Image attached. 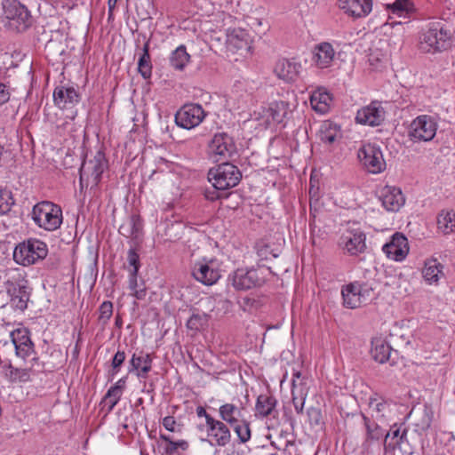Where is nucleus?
<instances>
[{
    "instance_id": "10",
    "label": "nucleus",
    "mask_w": 455,
    "mask_h": 455,
    "mask_svg": "<svg viewBox=\"0 0 455 455\" xmlns=\"http://www.w3.org/2000/svg\"><path fill=\"white\" fill-rule=\"evenodd\" d=\"M437 124L427 115L416 117L410 125L409 137L413 141H430L435 136Z\"/></svg>"
},
{
    "instance_id": "33",
    "label": "nucleus",
    "mask_w": 455,
    "mask_h": 455,
    "mask_svg": "<svg viewBox=\"0 0 455 455\" xmlns=\"http://www.w3.org/2000/svg\"><path fill=\"white\" fill-rule=\"evenodd\" d=\"M389 411V404L384 399L371 398L369 402V417L377 421L384 420Z\"/></svg>"
},
{
    "instance_id": "27",
    "label": "nucleus",
    "mask_w": 455,
    "mask_h": 455,
    "mask_svg": "<svg viewBox=\"0 0 455 455\" xmlns=\"http://www.w3.org/2000/svg\"><path fill=\"white\" fill-rule=\"evenodd\" d=\"M130 363L132 366L130 371L134 370L139 378L146 379L152 368V357L149 354L140 351L132 355Z\"/></svg>"
},
{
    "instance_id": "55",
    "label": "nucleus",
    "mask_w": 455,
    "mask_h": 455,
    "mask_svg": "<svg viewBox=\"0 0 455 455\" xmlns=\"http://www.w3.org/2000/svg\"><path fill=\"white\" fill-rule=\"evenodd\" d=\"M297 380V384L303 383V387H307V380L305 377H302L300 371H294L292 374L291 383Z\"/></svg>"
},
{
    "instance_id": "20",
    "label": "nucleus",
    "mask_w": 455,
    "mask_h": 455,
    "mask_svg": "<svg viewBox=\"0 0 455 455\" xmlns=\"http://www.w3.org/2000/svg\"><path fill=\"white\" fill-rule=\"evenodd\" d=\"M379 199L388 212H397L405 202L401 189L388 186L381 190Z\"/></svg>"
},
{
    "instance_id": "43",
    "label": "nucleus",
    "mask_w": 455,
    "mask_h": 455,
    "mask_svg": "<svg viewBox=\"0 0 455 455\" xmlns=\"http://www.w3.org/2000/svg\"><path fill=\"white\" fill-rule=\"evenodd\" d=\"M14 200L12 192L8 189H0V214H5L10 212Z\"/></svg>"
},
{
    "instance_id": "6",
    "label": "nucleus",
    "mask_w": 455,
    "mask_h": 455,
    "mask_svg": "<svg viewBox=\"0 0 455 455\" xmlns=\"http://www.w3.org/2000/svg\"><path fill=\"white\" fill-rule=\"evenodd\" d=\"M48 249L45 243L30 239L17 245L13 251L14 260L23 266L35 264L47 256Z\"/></svg>"
},
{
    "instance_id": "50",
    "label": "nucleus",
    "mask_w": 455,
    "mask_h": 455,
    "mask_svg": "<svg viewBox=\"0 0 455 455\" xmlns=\"http://www.w3.org/2000/svg\"><path fill=\"white\" fill-rule=\"evenodd\" d=\"M12 343L14 344V347L17 345H20V342H28L31 341L30 337L28 335V331L26 329L23 330H16L12 332L11 334Z\"/></svg>"
},
{
    "instance_id": "44",
    "label": "nucleus",
    "mask_w": 455,
    "mask_h": 455,
    "mask_svg": "<svg viewBox=\"0 0 455 455\" xmlns=\"http://www.w3.org/2000/svg\"><path fill=\"white\" fill-rule=\"evenodd\" d=\"M113 315V304L111 301H104L99 308V322L103 326L107 324Z\"/></svg>"
},
{
    "instance_id": "14",
    "label": "nucleus",
    "mask_w": 455,
    "mask_h": 455,
    "mask_svg": "<svg viewBox=\"0 0 455 455\" xmlns=\"http://www.w3.org/2000/svg\"><path fill=\"white\" fill-rule=\"evenodd\" d=\"M192 275L204 285H212L220 278V272L215 260L204 259L194 263Z\"/></svg>"
},
{
    "instance_id": "30",
    "label": "nucleus",
    "mask_w": 455,
    "mask_h": 455,
    "mask_svg": "<svg viewBox=\"0 0 455 455\" xmlns=\"http://www.w3.org/2000/svg\"><path fill=\"white\" fill-rule=\"evenodd\" d=\"M319 138L325 144H332L341 138L340 127L331 121H324L319 130Z\"/></svg>"
},
{
    "instance_id": "32",
    "label": "nucleus",
    "mask_w": 455,
    "mask_h": 455,
    "mask_svg": "<svg viewBox=\"0 0 455 455\" xmlns=\"http://www.w3.org/2000/svg\"><path fill=\"white\" fill-rule=\"evenodd\" d=\"M143 230V220L140 215L131 216L126 225H122L119 228V232L127 237H132L133 239H139L142 235Z\"/></svg>"
},
{
    "instance_id": "7",
    "label": "nucleus",
    "mask_w": 455,
    "mask_h": 455,
    "mask_svg": "<svg viewBox=\"0 0 455 455\" xmlns=\"http://www.w3.org/2000/svg\"><path fill=\"white\" fill-rule=\"evenodd\" d=\"M357 159L368 172L378 174L386 169L382 151L374 143H363L357 150Z\"/></svg>"
},
{
    "instance_id": "51",
    "label": "nucleus",
    "mask_w": 455,
    "mask_h": 455,
    "mask_svg": "<svg viewBox=\"0 0 455 455\" xmlns=\"http://www.w3.org/2000/svg\"><path fill=\"white\" fill-rule=\"evenodd\" d=\"M164 427L170 432H180V425L177 424L176 419L172 416H166L162 420Z\"/></svg>"
},
{
    "instance_id": "57",
    "label": "nucleus",
    "mask_w": 455,
    "mask_h": 455,
    "mask_svg": "<svg viewBox=\"0 0 455 455\" xmlns=\"http://www.w3.org/2000/svg\"><path fill=\"white\" fill-rule=\"evenodd\" d=\"M146 293L145 288L136 289L132 291V295L138 299H143L146 297Z\"/></svg>"
},
{
    "instance_id": "31",
    "label": "nucleus",
    "mask_w": 455,
    "mask_h": 455,
    "mask_svg": "<svg viewBox=\"0 0 455 455\" xmlns=\"http://www.w3.org/2000/svg\"><path fill=\"white\" fill-rule=\"evenodd\" d=\"M387 10L398 17L410 18L417 9L411 0H395L387 4Z\"/></svg>"
},
{
    "instance_id": "46",
    "label": "nucleus",
    "mask_w": 455,
    "mask_h": 455,
    "mask_svg": "<svg viewBox=\"0 0 455 455\" xmlns=\"http://www.w3.org/2000/svg\"><path fill=\"white\" fill-rule=\"evenodd\" d=\"M127 261L130 273L138 274L140 264V256L135 249H130L127 253Z\"/></svg>"
},
{
    "instance_id": "3",
    "label": "nucleus",
    "mask_w": 455,
    "mask_h": 455,
    "mask_svg": "<svg viewBox=\"0 0 455 455\" xmlns=\"http://www.w3.org/2000/svg\"><path fill=\"white\" fill-rule=\"evenodd\" d=\"M31 215L36 226L49 232L59 229L63 222L61 207L50 201L35 204Z\"/></svg>"
},
{
    "instance_id": "15",
    "label": "nucleus",
    "mask_w": 455,
    "mask_h": 455,
    "mask_svg": "<svg viewBox=\"0 0 455 455\" xmlns=\"http://www.w3.org/2000/svg\"><path fill=\"white\" fill-rule=\"evenodd\" d=\"M386 112L381 103L372 101L370 105L360 108L357 111L355 120L357 123L370 125H380L385 120Z\"/></svg>"
},
{
    "instance_id": "40",
    "label": "nucleus",
    "mask_w": 455,
    "mask_h": 455,
    "mask_svg": "<svg viewBox=\"0 0 455 455\" xmlns=\"http://www.w3.org/2000/svg\"><path fill=\"white\" fill-rule=\"evenodd\" d=\"M230 427L234 429L240 443H245L251 439V433L250 422L245 418L240 419V422L231 425Z\"/></svg>"
},
{
    "instance_id": "8",
    "label": "nucleus",
    "mask_w": 455,
    "mask_h": 455,
    "mask_svg": "<svg viewBox=\"0 0 455 455\" xmlns=\"http://www.w3.org/2000/svg\"><path fill=\"white\" fill-rule=\"evenodd\" d=\"M344 306L348 308H356L371 301L374 297V290L367 283L355 282L342 289Z\"/></svg>"
},
{
    "instance_id": "61",
    "label": "nucleus",
    "mask_w": 455,
    "mask_h": 455,
    "mask_svg": "<svg viewBox=\"0 0 455 455\" xmlns=\"http://www.w3.org/2000/svg\"><path fill=\"white\" fill-rule=\"evenodd\" d=\"M5 153L6 151L4 149V147L2 144H0V167H2L3 165V160Z\"/></svg>"
},
{
    "instance_id": "42",
    "label": "nucleus",
    "mask_w": 455,
    "mask_h": 455,
    "mask_svg": "<svg viewBox=\"0 0 455 455\" xmlns=\"http://www.w3.org/2000/svg\"><path fill=\"white\" fill-rule=\"evenodd\" d=\"M159 437L162 441L167 443L164 448L166 454L172 455L178 449L185 451L188 447V443L185 440L172 441L170 435L162 433Z\"/></svg>"
},
{
    "instance_id": "63",
    "label": "nucleus",
    "mask_w": 455,
    "mask_h": 455,
    "mask_svg": "<svg viewBox=\"0 0 455 455\" xmlns=\"http://www.w3.org/2000/svg\"><path fill=\"white\" fill-rule=\"evenodd\" d=\"M392 28H396L398 29L403 28V25L401 22H394L390 25Z\"/></svg>"
},
{
    "instance_id": "59",
    "label": "nucleus",
    "mask_w": 455,
    "mask_h": 455,
    "mask_svg": "<svg viewBox=\"0 0 455 455\" xmlns=\"http://www.w3.org/2000/svg\"><path fill=\"white\" fill-rule=\"evenodd\" d=\"M400 435V429L399 428H395V429H391L387 435H386V439L392 436V438H396Z\"/></svg>"
},
{
    "instance_id": "45",
    "label": "nucleus",
    "mask_w": 455,
    "mask_h": 455,
    "mask_svg": "<svg viewBox=\"0 0 455 455\" xmlns=\"http://www.w3.org/2000/svg\"><path fill=\"white\" fill-rule=\"evenodd\" d=\"M123 392L119 391L116 387H110L107 394L103 398V402H105L108 405V411H112L114 407L119 402Z\"/></svg>"
},
{
    "instance_id": "11",
    "label": "nucleus",
    "mask_w": 455,
    "mask_h": 455,
    "mask_svg": "<svg viewBox=\"0 0 455 455\" xmlns=\"http://www.w3.org/2000/svg\"><path fill=\"white\" fill-rule=\"evenodd\" d=\"M206 113L199 104H185L175 115V123L184 129L198 126L205 118Z\"/></svg>"
},
{
    "instance_id": "39",
    "label": "nucleus",
    "mask_w": 455,
    "mask_h": 455,
    "mask_svg": "<svg viewBox=\"0 0 455 455\" xmlns=\"http://www.w3.org/2000/svg\"><path fill=\"white\" fill-rule=\"evenodd\" d=\"M29 299V293L27 291L25 286H20L18 290H14L13 295L11 299L12 306L23 311L28 307V301Z\"/></svg>"
},
{
    "instance_id": "12",
    "label": "nucleus",
    "mask_w": 455,
    "mask_h": 455,
    "mask_svg": "<svg viewBox=\"0 0 455 455\" xmlns=\"http://www.w3.org/2000/svg\"><path fill=\"white\" fill-rule=\"evenodd\" d=\"M366 235L359 228H348L339 239V245L351 256L363 253L366 249Z\"/></svg>"
},
{
    "instance_id": "25",
    "label": "nucleus",
    "mask_w": 455,
    "mask_h": 455,
    "mask_svg": "<svg viewBox=\"0 0 455 455\" xmlns=\"http://www.w3.org/2000/svg\"><path fill=\"white\" fill-rule=\"evenodd\" d=\"M362 419L365 427V439L363 447L369 450L372 443L379 441L383 436V431L376 419H373L364 413H362Z\"/></svg>"
},
{
    "instance_id": "62",
    "label": "nucleus",
    "mask_w": 455,
    "mask_h": 455,
    "mask_svg": "<svg viewBox=\"0 0 455 455\" xmlns=\"http://www.w3.org/2000/svg\"><path fill=\"white\" fill-rule=\"evenodd\" d=\"M116 2L117 0H108V9L110 12L115 8Z\"/></svg>"
},
{
    "instance_id": "41",
    "label": "nucleus",
    "mask_w": 455,
    "mask_h": 455,
    "mask_svg": "<svg viewBox=\"0 0 455 455\" xmlns=\"http://www.w3.org/2000/svg\"><path fill=\"white\" fill-rule=\"evenodd\" d=\"M249 35L244 30L237 29L234 30L228 36V42L231 45L237 49L248 48L249 47Z\"/></svg>"
},
{
    "instance_id": "1",
    "label": "nucleus",
    "mask_w": 455,
    "mask_h": 455,
    "mask_svg": "<svg viewBox=\"0 0 455 455\" xmlns=\"http://www.w3.org/2000/svg\"><path fill=\"white\" fill-rule=\"evenodd\" d=\"M4 27L21 33L32 25V16L26 5L19 0H3L1 3Z\"/></svg>"
},
{
    "instance_id": "54",
    "label": "nucleus",
    "mask_w": 455,
    "mask_h": 455,
    "mask_svg": "<svg viewBox=\"0 0 455 455\" xmlns=\"http://www.w3.org/2000/svg\"><path fill=\"white\" fill-rule=\"evenodd\" d=\"M196 415L199 418L204 417L205 419V427L215 419L210 415L203 406L196 407Z\"/></svg>"
},
{
    "instance_id": "53",
    "label": "nucleus",
    "mask_w": 455,
    "mask_h": 455,
    "mask_svg": "<svg viewBox=\"0 0 455 455\" xmlns=\"http://www.w3.org/2000/svg\"><path fill=\"white\" fill-rule=\"evenodd\" d=\"M11 92L6 84L0 83V106L10 100Z\"/></svg>"
},
{
    "instance_id": "64",
    "label": "nucleus",
    "mask_w": 455,
    "mask_h": 455,
    "mask_svg": "<svg viewBox=\"0 0 455 455\" xmlns=\"http://www.w3.org/2000/svg\"><path fill=\"white\" fill-rule=\"evenodd\" d=\"M75 354H78V345L76 344V347H75V351H74Z\"/></svg>"
},
{
    "instance_id": "23",
    "label": "nucleus",
    "mask_w": 455,
    "mask_h": 455,
    "mask_svg": "<svg viewBox=\"0 0 455 455\" xmlns=\"http://www.w3.org/2000/svg\"><path fill=\"white\" fill-rule=\"evenodd\" d=\"M276 404L277 401L274 396L266 394L259 395L255 404V416L257 418H267L268 416L276 418L278 415L275 409Z\"/></svg>"
},
{
    "instance_id": "4",
    "label": "nucleus",
    "mask_w": 455,
    "mask_h": 455,
    "mask_svg": "<svg viewBox=\"0 0 455 455\" xmlns=\"http://www.w3.org/2000/svg\"><path fill=\"white\" fill-rule=\"evenodd\" d=\"M272 275L270 267L258 266L251 268H237L230 279L235 290L247 291L262 286Z\"/></svg>"
},
{
    "instance_id": "60",
    "label": "nucleus",
    "mask_w": 455,
    "mask_h": 455,
    "mask_svg": "<svg viewBox=\"0 0 455 455\" xmlns=\"http://www.w3.org/2000/svg\"><path fill=\"white\" fill-rule=\"evenodd\" d=\"M205 197L208 200L214 201V200L218 199L220 197V196L215 191H213V192H206Z\"/></svg>"
},
{
    "instance_id": "37",
    "label": "nucleus",
    "mask_w": 455,
    "mask_h": 455,
    "mask_svg": "<svg viewBox=\"0 0 455 455\" xmlns=\"http://www.w3.org/2000/svg\"><path fill=\"white\" fill-rule=\"evenodd\" d=\"M190 59L189 54L187 52V49L184 45H180L176 48L170 56V65L177 69L183 70L186 65L188 63Z\"/></svg>"
},
{
    "instance_id": "28",
    "label": "nucleus",
    "mask_w": 455,
    "mask_h": 455,
    "mask_svg": "<svg viewBox=\"0 0 455 455\" xmlns=\"http://www.w3.org/2000/svg\"><path fill=\"white\" fill-rule=\"evenodd\" d=\"M392 348L382 337H374L371 339V357L379 363L387 362L390 358Z\"/></svg>"
},
{
    "instance_id": "16",
    "label": "nucleus",
    "mask_w": 455,
    "mask_h": 455,
    "mask_svg": "<svg viewBox=\"0 0 455 455\" xmlns=\"http://www.w3.org/2000/svg\"><path fill=\"white\" fill-rule=\"evenodd\" d=\"M339 8L354 20L363 19L372 11V0H337Z\"/></svg>"
},
{
    "instance_id": "49",
    "label": "nucleus",
    "mask_w": 455,
    "mask_h": 455,
    "mask_svg": "<svg viewBox=\"0 0 455 455\" xmlns=\"http://www.w3.org/2000/svg\"><path fill=\"white\" fill-rule=\"evenodd\" d=\"M206 323L205 317L198 314H194L187 322V326L190 330L198 331Z\"/></svg>"
},
{
    "instance_id": "22",
    "label": "nucleus",
    "mask_w": 455,
    "mask_h": 455,
    "mask_svg": "<svg viewBox=\"0 0 455 455\" xmlns=\"http://www.w3.org/2000/svg\"><path fill=\"white\" fill-rule=\"evenodd\" d=\"M443 265L435 258H428L424 261L422 276L428 284H437L439 280L444 276Z\"/></svg>"
},
{
    "instance_id": "17",
    "label": "nucleus",
    "mask_w": 455,
    "mask_h": 455,
    "mask_svg": "<svg viewBox=\"0 0 455 455\" xmlns=\"http://www.w3.org/2000/svg\"><path fill=\"white\" fill-rule=\"evenodd\" d=\"M207 437L212 445L224 447L231 441V431L228 425L220 419H214L206 426Z\"/></svg>"
},
{
    "instance_id": "34",
    "label": "nucleus",
    "mask_w": 455,
    "mask_h": 455,
    "mask_svg": "<svg viewBox=\"0 0 455 455\" xmlns=\"http://www.w3.org/2000/svg\"><path fill=\"white\" fill-rule=\"evenodd\" d=\"M291 395L295 411L298 414H301L307 395V387H303V383L297 384V380L295 379L292 382Z\"/></svg>"
},
{
    "instance_id": "58",
    "label": "nucleus",
    "mask_w": 455,
    "mask_h": 455,
    "mask_svg": "<svg viewBox=\"0 0 455 455\" xmlns=\"http://www.w3.org/2000/svg\"><path fill=\"white\" fill-rule=\"evenodd\" d=\"M126 385V378H122L112 387H116L119 391L123 392Z\"/></svg>"
},
{
    "instance_id": "24",
    "label": "nucleus",
    "mask_w": 455,
    "mask_h": 455,
    "mask_svg": "<svg viewBox=\"0 0 455 455\" xmlns=\"http://www.w3.org/2000/svg\"><path fill=\"white\" fill-rule=\"evenodd\" d=\"M300 64L291 60L283 59L278 60L275 67L276 76L286 82H292L297 79L300 70Z\"/></svg>"
},
{
    "instance_id": "29",
    "label": "nucleus",
    "mask_w": 455,
    "mask_h": 455,
    "mask_svg": "<svg viewBox=\"0 0 455 455\" xmlns=\"http://www.w3.org/2000/svg\"><path fill=\"white\" fill-rule=\"evenodd\" d=\"M331 102V95L322 89L314 92L310 97L312 108L321 114H324L329 110Z\"/></svg>"
},
{
    "instance_id": "36",
    "label": "nucleus",
    "mask_w": 455,
    "mask_h": 455,
    "mask_svg": "<svg viewBox=\"0 0 455 455\" xmlns=\"http://www.w3.org/2000/svg\"><path fill=\"white\" fill-rule=\"evenodd\" d=\"M138 70L143 78L148 79L152 74V65L149 54V42L147 41L142 48V54L138 61Z\"/></svg>"
},
{
    "instance_id": "52",
    "label": "nucleus",
    "mask_w": 455,
    "mask_h": 455,
    "mask_svg": "<svg viewBox=\"0 0 455 455\" xmlns=\"http://www.w3.org/2000/svg\"><path fill=\"white\" fill-rule=\"evenodd\" d=\"M125 360V353L124 351H117L112 359L113 374H116L120 366Z\"/></svg>"
},
{
    "instance_id": "9",
    "label": "nucleus",
    "mask_w": 455,
    "mask_h": 455,
    "mask_svg": "<svg viewBox=\"0 0 455 455\" xmlns=\"http://www.w3.org/2000/svg\"><path fill=\"white\" fill-rule=\"evenodd\" d=\"M106 168L105 155L101 151H98L92 159L84 162L80 168L81 186L83 187L85 182L86 186L91 183L92 187H97Z\"/></svg>"
},
{
    "instance_id": "38",
    "label": "nucleus",
    "mask_w": 455,
    "mask_h": 455,
    "mask_svg": "<svg viewBox=\"0 0 455 455\" xmlns=\"http://www.w3.org/2000/svg\"><path fill=\"white\" fill-rule=\"evenodd\" d=\"M289 104L283 100L275 101L270 104L267 112L272 122L280 124L288 113Z\"/></svg>"
},
{
    "instance_id": "26",
    "label": "nucleus",
    "mask_w": 455,
    "mask_h": 455,
    "mask_svg": "<svg viewBox=\"0 0 455 455\" xmlns=\"http://www.w3.org/2000/svg\"><path fill=\"white\" fill-rule=\"evenodd\" d=\"M244 407L243 405H236L232 403H226L220 406L219 416L220 420L227 423L228 426L240 422L243 419Z\"/></svg>"
},
{
    "instance_id": "21",
    "label": "nucleus",
    "mask_w": 455,
    "mask_h": 455,
    "mask_svg": "<svg viewBox=\"0 0 455 455\" xmlns=\"http://www.w3.org/2000/svg\"><path fill=\"white\" fill-rule=\"evenodd\" d=\"M80 97L73 87L57 86L53 92V100L60 108H68L79 102Z\"/></svg>"
},
{
    "instance_id": "2",
    "label": "nucleus",
    "mask_w": 455,
    "mask_h": 455,
    "mask_svg": "<svg viewBox=\"0 0 455 455\" xmlns=\"http://www.w3.org/2000/svg\"><path fill=\"white\" fill-rule=\"evenodd\" d=\"M451 35L446 24L442 20L428 23L420 37V48L427 52H441L451 44Z\"/></svg>"
},
{
    "instance_id": "18",
    "label": "nucleus",
    "mask_w": 455,
    "mask_h": 455,
    "mask_svg": "<svg viewBox=\"0 0 455 455\" xmlns=\"http://www.w3.org/2000/svg\"><path fill=\"white\" fill-rule=\"evenodd\" d=\"M382 250L389 259L402 261L409 252L407 238L402 234L395 233Z\"/></svg>"
},
{
    "instance_id": "56",
    "label": "nucleus",
    "mask_w": 455,
    "mask_h": 455,
    "mask_svg": "<svg viewBox=\"0 0 455 455\" xmlns=\"http://www.w3.org/2000/svg\"><path fill=\"white\" fill-rule=\"evenodd\" d=\"M138 283H137V274L130 273V282H129V287L133 291L137 289Z\"/></svg>"
},
{
    "instance_id": "19",
    "label": "nucleus",
    "mask_w": 455,
    "mask_h": 455,
    "mask_svg": "<svg viewBox=\"0 0 455 455\" xmlns=\"http://www.w3.org/2000/svg\"><path fill=\"white\" fill-rule=\"evenodd\" d=\"M312 61L319 68H329L334 59L335 51L328 42L315 44L312 51Z\"/></svg>"
},
{
    "instance_id": "13",
    "label": "nucleus",
    "mask_w": 455,
    "mask_h": 455,
    "mask_svg": "<svg viewBox=\"0 0 455 455\" xmlns=\"http://www.w3.org/2000/svg\"><path fill=\"white\" fill-rule=\"evenodd\" d=\"M209 151L215 162L224 161L235 152L233 139L225 132L217 133L209 144Z\"/></svg>"
},
{
    "instance_id": "47",
    "label": "nucleus",
    "mask_w": 455,
    "mask_h": 455,
    "mask_svg": "<svg viewBox=\"0 0 455 455\" xmlns=\"http://www.w3.org/2000/svg\"><path fill=\"white\" fill-rule=\"evenodd\" d=\"M433 417L434 415L432 410L428 407H425L422 413V418L420 421L416 424V426L422 431L427 430L431 427Z\"/></svg>"
},
{
    "instance_id": "35",
    "label": "nucleus",
    "mask_w": 455,
    "mask_h": 455,
    "mask_svg": "<svg viewBox=\"0 0 455 455\" xmlns=\"http://www.w3.org/2000/svg\"><path fill=\"white\" fill-rule=\"evenodd\" d=\"M437 227L445 235L455 232V212L452 210L442 211L437 217Z\"/></svg>"
},
{
    "instance_id": "48",
    "label": "nucleus",
    "mask_w": 455,
    "mask_h": 455,
    "mask_svg": "<svg viewBox=\"0 0 455 455\" xmlns=\"http://www.w3.org/2000/svg\"><path fill=\"white\" fill-rule=\"evenodd\" d=\"M15 351L18 356L26 359L34 353V344L32 341L20 342V345L15 347Z\"/></svg>"
},
{
    "instance_id": "5",
    "label": "nucleus",
    "mask_w": 455,
    "mask_h": 455,
    "mask_svg": "<svg viewBox=\"0 0 455 455\" xmlns=\"http://www.w3.org/2000/svg\"><path fill=\"white\" fill-rule=\"evenodd\" d=\"M242 178L239 169L230 163H223L208 172V180L217 190L235 187Z\"/></svg>"
}]
</instances>
